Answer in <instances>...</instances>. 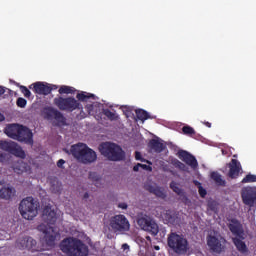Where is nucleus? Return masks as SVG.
<instances>
[{
    "label": "nucleus",
    "mask_w": 256,
    "mask_h": 256,
    "mask_svg": "<svg viewBox=\"0 0 256 256\" xmlns=\"http://www.w3.org/2000/svg\"><path fill=\"white\" fill-rule=\"evenodd\" d=\"M42 218L47 225L40 224L38 226V231L43 233L41 243L44 245V247H49L51 249L55 247V242L57 241V237H59V232L57 229L51 226L57 223V212L51 206H45L42 212Z\"/></svg>",
    "instance_id": "f257e3e1"
},
{
    "label": "nucleus",
    "mask_w": 256,
    "mask_h": 256,
    "mask_svg": "<svg viewBox=\"0 0 256 256\" xmlns=\"http://www.w3.org/2000/svg\"><path fill=\"white\" fill-rule=\"evenodd\" d=\"M60 250L68 256H88L89 248L79 238L68 237L60 242Z\"/></svg>",
    "instance_id": "f03ea898"
},
{
    "label": "nucleus",
    "mask_w": 256,
    "mask_h": 256,
    "mask_svg": "<svg viewBox=\"0 0 256 256\" xmlns=\"http://www.w3.org/2000/svg\"><path fill=\"white\" fill-rule=\"evenodd\" d=\"M4 133L10 139L19 141L20 143H26L27 145H33V132L27 126L21 124H9L6 126Z\"/></svg>",
    "instance_id": "7ed1b4c3"
},
{
    "label": "nucleus",
    "mask_w": 256,
    "mask_h": 256,
    "mask_svg": "<svg viewBox=\"0 0 256 256\" xmlns=\"http://www.w3.org/2000/svg\"><path fill=\"white\" fill-rule=\"evenodd\" d=\"M70 151L73 157H75L79 163H83L84 165H89L97 161V153L86 144L79 143L72 145Z\"/></svg>",
    "instance_id": "20e7f679"
},
{
    "label": "nucleus",
    "mask_w": 256,
    "mask_h": 256,
    "mask_svg": "<svg viewBox=\"0 0 256 256\" xmlns=\"http://www.w3.org/2000/svg\"><path fill=\"white\" fill-rule=\"evenodd\" d=\"M167 245L176 255H187L189 252V240L177 232L168 234Z\"/></svg>",
    "instance_id": "39448f33"
},
{
    "label": "nucleus",
    "mask_w": 256,
    "mask_h": 256,
    "mask_svg": "<svg viewBox=\"0 0 256 256\" xmlns=\"http://www.w3.org/2000/svg\"><path fill=\"white\" fill-rule=\"evenodd\" d=\"M99 151L108 161H124L125 159V151L115 143L103 142L99 145Z\"/></svg>",
    "instance_id": "423d86ee"
},
{
    "label": "nucleus",
    "mask_w": 256,
    "mask_h": 256,
    "mask_svg": "<svg viewBox=\"0 0 256 256\" xmlns=\"http://www.w3.org/2000/svg\"><path fill=\"white\" fill-rule=\"evenodd\" d=\"M20 215L27 221H33L39 213V202L29 196L24 198L19 204Z\"/></svg>",
    "instance_id": "0eeeda50"
},
{
    "label": "nucleus",
    "mask_w": 256,
    "mask_h": 256,
    "mask_svg": "<svg viewBox=\"0 0 256 256\" xmlns=\"http://www.w3.org/2000/svg\"><path fill=\"white\" fill-rule=\"evenodd\" d=\"M53 103L59 111H66V113H73V111H77V109H83L81 102L73 96H58L54 98Z\"/></svg>",
    "instance_id": "6e6552de"
},
{
    "label": "nucleus",
    "mask_w": 256,
    "mask_h": 256,
    "mask_svg": "<svg viewBox=\"0 0 256 256\" xmlns=\"http://www.w3.org/2000/svg\"><path fill=\"white\" fill-rule=\"evenodd\" d=\"M110 229L114 233H126V231H129L131 229V224L129 223V220L125 215L118 214L110 218Z\"/></svg>",
    "instance_id": "1a4fd4ad"
},
{
    "label": "nucleus",
    "mask_w": 256,
    "mask_h": 256,
    "mask_svg": "<svg viewBox=\"0 0 256 256\" xmlns=\"http://www.w3.org/2000/svg\"><path fill=\"white\" fill-rule=\"evenodd\" d=\"M0 149H2V151H6L7 153H10V155L19 157L20 159H25L26 157V154L23 148H21L19 144L13 141L0 140Z\"/></svg>",
    "instance_id": "9d476101"
},
{
    "label": "nucleus",
    "mask_w": 256,
    "mask_h": 256,
    "mask_svg": "<svg viewBox=\"0 0 256 256\" xmlns=\"http://www.w3.org/2000/svg\"><path fill=\"white\" fill-rule=\"evenodd\" d=\"M137 224L139 225L140 229L143 231H147L150 235L155 237L159 233V225L156 224L151 217H140L137 220Z\"/></svg>",
    "instance_id": "9b49d317"
},
{
    "label": "nucleus",
    "mask_w": 256,
    "mask_h": 256,
    "mask_svg": "<svg viewBox=\"0 0 256 256\" xmlns=\"http://www.w3.org/2000/svg\"><path fill=\"white\" fill-rule=\"evenodd\" d=\"M16 247L22 251L26 249L32 253H35V251H40V249L37 247V240L31 236H22L18 238L16 241Z\"/></svg>",
    "instance_id": "f8f14e48"
},
{
    "label": "nucleus",
    "mask_w": 256,
    "mask_h": 256,
    "mask_svg": "<svg viewBox=\"0 0 256 256\" xmlns=\"http://www.w3.org/2000/svg\"><path fill=\"white\" fill-rule=\"evenodd\" d=\"M241 197L244 205L250 207H256V187L247 186L244 187L241 191Z\"/></svg>",
    "instance_id": "ddd939ff"
},
{
    "label": "nucleus",
    "mask_w": 256,
    "mask_h": 256,
    "mask_svg": "<svg viewBox=\"0 0 256 256\" xmlns=\"http://www.w3.org/2000/svg\"><path fill=\"white\" fill-rule=\"evenodd\" d=\"M228 229L235 235V237L239 239H245V230L243 229V224L237 218L229 219Z\"/></svg>",
    "instance_id": "4468645a"
},
{
    "label": "nucleus",
    "mask_w": 256,
    "mask_h": 256,
    "mask_svg": "<svg viewBox=\"0 0 256 256\" xmlns=\"http://www.w3.org/2000/svg\"><path fill=\"white\" fill-rule=\"evenodd\" d=\"M44 115H45V119H48V120L55 119L58 125H65V116H63V113H61V111L53 107L45 108Z\"/></svg>",
    "instance_id": "2eb2a0df"
},
{
    "label": "nucleus",
    "mask_w": 256,
    "mask_h": 256,
    "mask_svg": "<svg viewBox=\"0 0 256 256\" xmlns=\"http://www.w3.org/2000/svg\"><path fill=\"white\" fill-rule=\"evenodd\" d=\"M177 156L181 161L189 165L192 169H197L199 167V162H197V158L193 156L191 153L185 150H179Z\"/></svg>",
    "instance_id": "dca6fc26"
},
{
    "label": "nucleus",
    "mask_w": 256,
    "mask_h": 256,
    "mask_svg": "<svg viewBox=\"0 0 256 256\" xmlns=\"http://www.w3.org/2000/svg\"><path fill=\"white\" fill-rule=\"evenodd\" d=\"M207 245L212 253H223L225 246L221 243V240L216 236H207Z\"/></svg>",
    "instance_id": "f3484780"
},
{
    "label": "nucleus",
    "mask_w": 256,
    "mask_h": 256,
    "mask_svg": "<svg viewBox=\"0 0 256 256\" xmlns=\"http://www.w3.org/2000/svg\"><path fill=\"white\" fill-rule=\"evenodd\" d=\"M15 195V189L9 184L0 181V199H4L5 201H9Z\"/></svg>",
    "instance_id": "a211bd4d"
},
{
    "label": "nucleus",
    "mask_w": 256,
    "mask_h": 256,
    "mask_svg": "<svg viewBox=\"0 0 256 256\" xmlns=\"http://www.w3.org/2000/svg\"><path fill=\"white\" fill-rule=\"evenodd\" d=\"M228 167V177H230V179H237V177H239V173H241V162L237 159H232L228 164Z\"/></svg>",
    "instance_id": "6ab92c4d"
},
{
    "label": "nucleus",
    "mask_w": 256,
    "mask_h": 256,
    "mask_svg": "<svg viewBox=\"0 0 256 256\" xmlns=\"http://www.w3.org/2000/svg\"><path fill=\"white\" fill-rule=\"evenodd\" d=\"M33 85V91L37 95H50L51 88H49V84H44L43 82H36Z\"/></svg>",
    "instance_id": "aec40b11"
},
{
    "label": "nucleus",
    "mask_w": 256,
    "mask_h": 256,
    "mask_svg": "<svg viewBox=\"0 0 256 256\" xmlns=\"http://www.w3.org/2000/svg\"><path fill=\"white\" fill-rule=\"evenodd\" d=\"M148 147L151 149V151H154V153H163L166 146L163 144V142H160L157 139H151L148 143Z\"/></svg>",
    "instance_id": "412c9836"
},
{
    "label": "nucleus",
    "mask_w": 256,
    "mask_h": 256,
    "mask_svg": "<svg viewBox=\"0 0 256 256\" xmlns=\"http://www.w3.org/2000/svg\"><path fill=\"white\" fill-rule=\"evenodd\" d=\"M232 242L235 245L237 251H239V253L245 254L249 252V248H247V244H245L243 239L235 237L232 239Z\"/></svg>",
    "instance_id": "4be33fe9"
},
{
    "label": "nucleus",
    "mask_w": 256,
    "mask_h": 256,
    "mask_svg": "<svg viewBox=\"0 0 256 256\" xmlns=\"http://www.w3.org/2000/svg\"><path fill=\"white\" fill-rule=\"evenodd\" d=\"M165 221L170 225H177L179 224V215L175 213V211L168 210L164 215Z\"/></svg>",
    "instance_id": "5701e85b"
},
{
    "label": "nucleus",
    "mask_w": 256,
    "mask_h": 256,
    "mask_svg": "<svg viewBox=\"0 0 256 256\" xmlns=\"http://www.w3.org/2000/svg\"><path fill=\"white\" fill-rule=\"evenodd\" d=\"M29 169V164L18 161L13 164V171L14 173H17V175H21L22 173H26V171Z\"/></svg>",
    "instance_id": "b1692460"
},
{
    "label": "nucleus",
    "mask_w": 256,
    "mask_h": 256,
    "mask_svg": "<svg viewBox=\"0 0 256 256\" xmlns=\"http://www.w3.org/2000/svg\"><path fill=\"white\" fill-rule=\"evenodd\" d=\"M170 189H172V191L174 193H176V195H179V197H182L183 201H189V198L187 197V195L185 194V191H183V189H181L179 187V184H177V182L172 181L170 183Z\"/></svg>",
    "instance_id": "393cba45"
},
{
    "label": "nucleus",
    "mask_w": 256,
    "mask_h": 256,
    "mask_svg": "<svg viewBox=\"0 0 256 256\" xmlns=\"http://www.w3.org/2000/svg\"><path fill=\"white\" fill-rule=\"evenodd\" d=\"M210 177L211 179H213V181H215L216 185H218L219 187H225V185H227V182L222 178L221 174H219L218 172H212Z\"/></svg>",
    "instance_id": "a878e982"
},
{
    "label": "nucleus",
    "mask_w": 256,
    "mask_h": 256,
    "mask_svg": "<svg viewBox=\"0 0 256 256\" xmlns=\"http://www.w3.org/2000/svg\"><path fill=\"white\" fill-rule=\"evenodd\" d=\"M76 91L77 90L71 86L62 85L59 88L58 93H59V95H75Z\"/></svg>",
    "instance_id": "bb28decb"
},
{
    "label": "nucleus",
    "mask_w": 256,
    "mask_h": 256,
    "mask_svg": "<svg viewBox=\"0 0 256 256\" xmlns=\"http://www.w3.org/2000/svg\"><path fill=\"white\" fill-rule=\"evenodd\" d=\"M77 101H81L82 103H85V101H88V99H95V94H90L87 92H80L76 95Z\"/></svg>",
    "instance_id": "cd10ccee"
},
{
    "label": "nucleus",
    "mask_w": 256,
    "mask_h": 256,
    "mask_svg": "<svg viewBox=\"0 0 256 256\" xmlns=\"http://www.w3.org/2000/svg\"><path fill=\"white\" fill-rule=\"evenodd\" d=\"M102 113L109 121H117V119H119V116L115 112H111L109 108L103 109Z\"/></svg>",
    "instance_id": "c85d7f7f"
},
{
    "label": "nucleus",
    "mask_w": 256,
    "mask_h": 256,
    "mask_svg": "<svg viewBox=\"0 0 256 256\" xmlns=\"http://www.w3.org/2000/svg\"><path fill=\"white\" fill-rule=\"evenodd\" d=\"M136 117L139 119V121H147L149 119V112L143 110V109H138L136 110Z\"/></svg>",
    "instance_id": "c756f323"
},
{
    "label": "nucleus",
    "mask_w": 256,
    "mask_h": 256,
    "mask_svg": "<svg viewBox=\"0 0 256 256\" xmlns=\"http://www.w3.org/2000/svg\"><path fill=\"white\" fill-rule=\"evenodd\" d=\"M183 135H187L188 137H193L195 135V129L189 125H186L182 128Z\"/></svg>",
    "instance_id": "7c9ffc66"
},
{
    "label": "nucleus",
    "mask_w": 256,
    "mask_h": 256,
    "mask_svg": "<svg viewBox=\"0 0 256 256\" xmlns=\"http://www.w3.org/2000/svg\"><path fill=\"white\" fill-rule=\"evenodd\" d=\"M89 179L95 183L96 187H99V181H101V176L97 174V172H90L89 173Z\"/></svg>",
    "instance_id": "2f4dec72"
},
{
    "label": "nucleus",
    "mask_w": 256,
    "mask_h": 256,
    "mask_svg": "<svg viewBox=\"0 0 256 256\" xmlns=\"http://www.w3.org/2000/svg\"><path fill=\"white\" fill-rule=\"evenodd\" d=\"M241 183H256V175L247 174L241 181Z\"/></svg>",
    "instance_id": "473e14b6"
},
{
    "label": "nucleus",
    "mask_w": 256,
    "mask_h": 256,
    "mask_svg": "<svg viewBox=\"0 0 256 256\" xmlns=\"http://www.w3.org/2000/svg\"><path fill=\"white\" fill-rule=\"evenodd\" d=\"M153 195H155L156 197H159L160 199H165L167 197V194H165V191H163L159 186L156 187Z\"/></svg>",
    "instance_id": "72a5a7b5"
},
{
    "label": "nucleus",
    "mask_w": 256,
    "mask_h": 256,
    "mask_svg": "<svg viewBox=\"0 0 256 256\" xmlns=\"http://www.w3.org/2000/svg\"><path fill=\"white\" fill-rule=\"evenodd\" d=\"M17 107H21V109H25L27 107V100L25 98L19 97L16 101Z\"/></svg>",
    "instance_id": "f704fd0d"
},
{
    "label": "nucleus",
    "mask_w": 256,
    "mask_h": 256,
    "mask_svg": "<svg viewBox=\"0 0 256 256\" xmlns=\"http://www.w3.org/2000/svg\"><path fill=\"white\" fill-rule=\"evenodd\" d=\"M174 167H176V169H180V171H185L186 167L183 162L179 161V160H174L173 162Z\"/></svg>",
    "instance_id": "c9c22d12"
},
{
    "label": "nucleus",
    "mask_w": 256,
    "mask_h": 256,
    "mask_svg": "<svg viewBox=\"0 0 256 256\" xmlns=\"http://www.w3.org/2000/svg\"><path fill=\"white\" fill-rule=\"evenodd\" d=\"M21 93H23L24 97L28 98L31 97V91L27 86H20Z\"/></svg>",
    "instance_id": "e433bc0d"
},
{
    "label": "nucleus",
    "mask_w": 256,
    "mask_h": 256,
    "mask_svg": "<svg viewBox=\"0 0 256 256\" xmlns=\"http://www.w3.org/2000/svg\"><path fill=\"white\" fill-rule=\"evenodd\" d=\"M208 209L210 211H213L214 213H217L218 207H217V202L212 201L208 203Z\"/></svg>",
    "instance_id": "4c0bfd02"
},
{
    "label": "nucleus",
    "mask_w": 256,
    "mask_h": 256,
    "mask_svg": "<svg viewBox=\"0 0 256 256\" xmlns=\"http://www.w3.org/2000/svg\"><path fill=\"white\" fill-rule=\"evenodd\" d=\"M144 189H145L146 191H149V193L154 194V193H155V190L157 189V186H153V185H151V184H145V185H144Z\"/></svg>",
    "instance_id": "58836bf2"
},
{
    "label": "nucleus",
    "mask_w": 256,
    "mask_h": 256,
    "mask_svg": "<svg viewBox=\"0 0 256 256\" xmlns=\"http://www.w3.org/2000/svg\"><path fill=\"white\" fill-rule=\"evenodd\" d=\"M198 193L202 199H205L207 197V190L203 188V186H198Z\"/></svg>",
    "instance_id": "ea45409f"
},
{
    "label": "nucleus",
    "mask_w": 256,
    "mask_h": 256,
    "mask_svg": "<svg viewBox=\"0 0 256 256\" xmlns=\"http://www.w3.org/2000/svg\"><path fill=\"white\" fill-rule=\"evenodd\" d=\"M140 168L143 169L144 171H153V168L147 164H140Z\"/></svg>",
    "instance_id": "a19ab883"
},
{
    "label": "nucleus",
    "mask_w": 256,
    "mask_h": 256,
    "mask_svg": "<svg viewBox=\"0 0 256 256\" xmlns=\"http://www.w3.org/2000/svg\"><path fill=\"white\" fill-rule=\"evenodd\" d=\"M135 159L136 161H145V159H143V156L141 155V152L139 151L135 152Z\"/></svg>",
    "instance_id": "79ce46f5"
},
{
    "label": "nucleus",
    "mask_w": 256,
    "mask_h": 256,
    "mask_svg": "<svg viewBox=\"0 0 256 256\" xmlns=\"http://www.w3.org/2000/svg\"><path fill=\"white\" fill-rule=\"evenodd\" d=\"M63 165H65V160L60 159L57 162V167H59L60 169H63Z\"/></svg>",
    "instance_id": "37998d69"
},
{
    "label": "nucleus",
    "mask_w": 256,
    "mask_h": 256,
    "mask_svg": "<svg viewBox=\"0 0 256 256\" xmlns=\"http://www.w3.org/2000/svg\"><path fill=\"white\" fill-rule=\"evenodd\" d=\"M118 207H119V209H127L128 206H127V203L123 202V203H119Z\"/></svg>",
    "instance_id": "c03bdc74"
},
{
    "label": "nucleus",
    "mask_w": 256,
    "mask_h": 256,
    "mask_svg": "<svg viewBox=\"0 0 256 256\" xmlns=\"http://www.w3.org/2000/svg\"><path fill=\"white\" fill-rule=\"evenodd\" d=\"M48 87H49V89H50V92H51V91H55V90L58 89L57 85L48 84Z\"/></svg>",
    "instance_id": "a18cd8bd"
},
{
    "label": "nucleus",
    "mask_w": 256,
    "mask_h": 256,
    "mask_svg": "<svg viewBox=\"0 0 256 256\" xmlns=\"http://www.w3.org/2000/svg\"><path fill=\"white\" fill-rule=\"evenodd\" d=\"M5 159H6V155L2 152H0V162L3 163L5 162Z\"/></svg>",
    "instance_id": "49530a36"
},
{
    "label": "nucleus",
    "mask_w": 256,
    "mask_h": 256,
    "mask_svg": "<svg viewBox=\"0 0 256 256\" xmlns=\"http://www.w3.org/2000/svg\"><path fill=\"white\" fill-rule=\"evenodd\" d=\"M140 168H141V163H138L137 165H135L133 167V171L137 172V171H139Z\"/></svg>",
    "instance_id": "de8ad7c7"
},
{
    "label": "nucleus",
    "mask_w": 256,
    "mask_h": 256,
    "mask_svg": "<svg viewBox=\"0 0 256 256\" xmlns=\"http://www.w3.org/2000/svg\"><path fill=\"white\" fill-rule=\"evenodd\" d=\"M5 94V88L0 86V97Z\"/></svg>",
    "instance_id": "09e8293b"
},
{
    "label": "nucleus",
    "mask_w": 256,
    "mask_h": 256,
    "mask_svg": "<svg viewBox=\"0 0 256 256\" xmlns=\"http://www.w3.org/2000/svg\"><path fill=\"white\" fill-rule=\"evenodd\" d=\"M194 185H196L197 187H201V186H202V185H201V182H199V181H197V180L194 181Z\"/></svg>",
    "instance_id": "8fccbe9b"
},
{
    "label": "nucleus",
    "mask_w": 256,
    "mask_h": 256,
    "mask_svg": "<svg viewBox=\"0 0 256 256\" xmlns=\"http://www.w3.org/2000/svg\"><path fill=\"white\" fill-rule=\"evenodd\" d=\"M83 199H84V200L89 199V193H88V192H86V193L84 194Z\"/></svg>",
    "instance_id": "3c124183"
},
{
    "label": "nucleus",
    "mask_w": 256,
    "mask_h": 256,
    "mask_svg": "<svg viewBox=\"0 0 256 256\" xmlns=\"http://www.w3.org/2000/svg\"><path fill=\"white\" fill-rule=\"evenodd\" d=\"M122 249H124V251L127 250V249H129L128 244H123V245H122Z\"/></svg>",
    "instance_id": "603ef678"
},
{
    "label": "nucleus",
    "mask_w": 256,
    "mask_h": 256,
    "mask_svg": "<svg viewBox=\"0 0 256 256\" xmlns=\"http://www.w3.org/2000/svg\"><path fill=\"white\" fill-rule=\"evenodd\" d=\"M1 121H5V116L0 113V123H1Z\"/></svg>",
    "instance_id": "864d4df0"
},
{
    "label": "nucleus",
    "mask_w": 256,
    "mask_h": 256,
    "mask_svg": "<svg viewBox=\"0 0 256 256\" xmlns=\"http://www.w3.org/2000/svg\"><path fill=\"white\" fill-rule=\"evenodd\" d=\"M204 125L207 126L209 129H211V123L210 122H204Z\"/></svg>",
    "instance_id": "5fc2aeb1"
},
{
    "label": "nucleus",
    "mask_w": 256,
    "mask_h": 256,
    "mask_svg": "<svg viewBox=\"0 0 256 256\" xmlns=\"http://www.w3.org/2000/svg\"><path fill=\"white\" fill-rule=\"evenodd\" d=\"M61 191V187H57L55 193H59Z\"/></svg>",
    "instance_id": "6e6d98bb"
},
{
    "label": "nucleus",
    "mask_w": 256,
    "mask_h": 256,
    "mask_svg": "<svg viewBox=\"0 0 256 256\" xmlns=\"http://www.w3.org/2000/svg\"><path fill=\"white\" fill-rule=\"evenodd\" d=\"M147 241H151V237L150 236H146Z\"/></svg>",
    "instance_id": "4d7b16f0"
},
{
    "label": "nucleus",
    "mask_w": 256,
    "mask_h": 256,
    "mask_svg": "<svg viewBox=\"0 0 256 256\" xmlns=\"http://www.w3.org/2000/svg\"><path fill=\"white\" fill-rule=\"evenodd\" d=\"M156 251H159V246H155Z\"/></svg>",
    "instance_id": "13d9d810"
}]
</instances>
